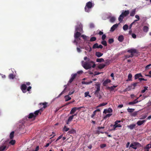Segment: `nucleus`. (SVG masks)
Segmentation results:
<instances>
[{"mask_svg": "<svg viewBox=\"0 0 151 151\" xmlns=\"http://www.w3.org/2000/svg\"><path fill=\"white\" fill-rule=\"evenodd\" d=\"M96 90L95 91L94 94L97 97H98L99 96V91H100V84L97 83L96 84Z\"/></svg>", "mask_w": 151, "mask_h": 151, "instance_id": "nucleus-5", "label": "nucleus"}, {"mask_svg": "<svg viewBox=\"0 0 151 151\" xmlns=\"http://www.w3.org/2000/svg\"><path fill=\"white\" fill-rule=\"evenodd\" d=\"M107 111L108 113H111L112 112V109L110 108H109L108 109H105L104 111V113H106L105 111Z\"/></svg>", "mask_w": 151, "mask_h": 151, "instance_id": "nucleus-26", "label": "nucleus"}, {"mask_svg": "<svg viewBox=\"0 0 151 151\" xmlns=\"http://www.w3.org/2000/svg\"><path fill=\"white\" fill-rule=\"evenodd\" d=\"M136 124H133L128 126V127L131 129H133L135 127Z\"/></svg>", "mask_w": 151, "mask_h": 151, "instance_id": "nucleus-25", "label": "nucleus"}, {"mask_svg": "<svg viewBox=\"0 0 151 151\" xmlns=\"http://www.w3.org/2000/svg\"><path fill=\"white\" fill-rule=\"evenodd\" d=\"M106 65L104 64H100L98 66V68L101 69L104 68Z\"/></svg>", "mask_w": 151, "mask_h": 151, "instance_id": "nucleus-27", "label": "nucleus"}, {"mask_svg": "<svg viewBox=\"0 0 151 151\" xmlns=\"http://www.w3.org/2000/svg\"><path fill=\"white\" fill-rule=\"evenodd\" d=\"M27 117L28 118V119L33 118L34 119H35V116H34V114L33 113H30L29 115L27 116Z\"/></svg>", "mask_w": 151, "mask_h": 151, "instance_id": "nucleus-13", "label": "nucleus"}, {"mask_svg": "<svg viewBox=\"0 0 151 151\" xmlns=\"http://www.w3.org/2000/svg\"><path fill=\"white\" fill-rule=\"evenodd\" d=\"M128 28V26L127 24L124 25L123 27V29L124 31H126L127 30Z\"/></svg>", "mask_w": 151, "mask_h": 151, "instance_id": "nucleus-38", "label": "nucleus"}, {"mask_svg": "<svg viewBox=\"0 0 151 151\" xmlns=\"http://www.w3.org/2000/svg\"><path fill=\"white\" fill-rule=\"evenodd\" d=\"M118 26V24H115L111 28L110 31L113 32L117 27Z\"/></svg>", "mask_w": 151, "mask_h": 151, "instance_id": "nucleus-12", "label": "nucleus"}, {"mask_svg": "<svg viewBox=\"0 0 151 151\" xmlns=\"http://www.w3.org/2000/svg\"><path fill=\"white\" fill-rule=\"evenodd\" d=\"M107 104V103H103L100 104L98 106H97L98 107H100L101 106H104Z\"/></svg>", "mask_w": 151, "mask_h": 151, "instance_id": "nucleus-41", "label": "nucleus"}, {"mask_svg": "<svg viewBox=\"0 0 151 151\" xmlns=\"http://www.w3.org/2000/svg\"><path fill=\"white\" fill-rule=\"evenodd\" d=\"M63 134H62L59 136L58 137V138L56 140V141H57L58 140H59L60 139H61L62 137H63Z\"/></svg>", "mask_w": 151, "mask_h": 151, "instance_id": "nucleus-59", "label": "nucleus"}, {"mask_svg": "<svg viewBox=\"0 0 151 151\" xmlns=\"http://www.w3.org/2000/svg\"><path fill=\"white\" fill-rule=\"evenodd\" d=\"M66 87H65L63 91L61 93H60V94L58 95V97H60L61 96L62 94H64L65 92V91L66 89Z\"/></svg>", "mask_w": 151, "mask_h": 151, "instance_id": "nucleus-42", "label": "nucleus"}, {"mask_svg": "<svg viewBox=\"0 0 151 151\" xmlns=\"http://www.w3.org/2000/svg\"><path fill=\"white\" fill-rule=\"evenodd\" d=\"M136 9H133L130 13L131 16H134L135 14Z\"/></svg>", "mask_w": 151, "mask_h": 151, "instance_id": "nucleus-23", "label": "nucleus"}, {"mask_svg": "<svg viewBox=\"0 0 151 151\" xmlns=\"http://www.w3.org/2000/svg\"><path fill=\"white\" fill-rule=\"evenodd\" d=\"M47 103L45 102L42 103H40V104L41 105L42 104V105H43V107L44 108H45L46 107H47Z\"/></svg>", "mask_w": 151, "mask_h": 151, "instance_id": "nucleus-39", "label": "nucleus"}, {"mask_svg": "<svg viewBox=\"0 0 151 151\" xmlns=\"http://www.w3.org/2000/svg\"><path fill=\"white\" fill-rule=\"evenodd\" d=\"M9 143L12 145H14L15 143V141L14 140H12L9 142Z\"/></svg>", "mask_w": 151, "mask_h": 151, "instance_id": "nucleus-47", "label": "nucleus"}, {"mask_svg": "<svg viewBox=\"0 0 151 151\" xmlns=\"http://www.w3.org/2000/svg\"><path fill=\"white\" fill-rule=\"evenodd\" d=\"M69 130V128L66 127V126H65L63 128V130L65 132H67Z\"/></svg>", "mask_w": 151, "mask_h": 151, "instance_id": "nucleus-44", "label": "nucleus"}, {"mask_svg": "<svg viewBox=\"0 0 151 151\" xmlns=\"http://www.w3.org/2000/svg\"><path fill=\"white\" fill-rule=\"evenodd\" d=\"M106 145L105 144H103L100 145V147L101 148H102L105 147Z\"/></svg>", "mask_w": 151, "mask_h": 151, "instance_id": "nucleus-56", "label": "nucleus"}, {"mask_svg": "<svg viewBox=\"0 0 151 151\" xmlns=\"http://www.w3.org/2000/svg\"><path fill=\"white\" fill-rule=\"evenodd\" d=\"M76 111L75 107H73L71 110V111L70 112V114H73Z\"/></svg>", "mask_w": 151, "mask_h": 151, "instance_id": "nucleus-36", "label": "nucleus"}, {"mask_svg": "<svg viewBox=\"0 0 151 151\" xmlns=\"http://www.w3.org/2000/svg\"><path fill=\"white\" fill-rule=\"evenodd\" d=\"M134 110V109H129L128 108L127 109V111L129 113H132L133 112Z\"/></svg>", "mask_w": 151, "mask_h": 151, "instance_id": "nucleus-40", "label": "nucleus"}, {"mask_svg": "<svg viewBox=\"0 0 151 151\" xmlns=\"http://www.w3.org/2000/svg\"><path fill=\"white\" fill-rule=\"evenodd\" d=\"M81 37L83 38V39L85 40H86L87 39V36L84 35H81Z\"/></svg>", "mask_w": 151, "mask_h": 151, "instance_id": "nucleus-51", "label": "nucleus"}, {"mask_svg": "<svg viewBox=\"0 0 151 151\" xmlns=\"http://www.w3.org/2000/svg\"><path fill=\"white\" fill-rule=\"evenodd\" d=\"M96 114V111H94L93 112V114H92V115L91 116V118H93V117H94V116Z\"/></svg>", "mask_w": 151, "mask_h": 151, "instance_id": "nucleus-58", "label": "nucleus"}, {"mask_svg": "<svg viewBox=\"0 0 151 151\" xmlns=\"http://www.w3.org/2000/svg\"><path fill=\"white\" fill-rule=\"evenodd\" d=\"M93 6L92 3L90 1L87 2L85 7V10L86 12H88L90 11L91 9Z\"/></svg>", "mask_w": 151, "mask_h": 151, "instance_id": "nucleus-4", "label": "nucleus"}, {"mask_svg": "<svg viewBox=\"0 0 151 151\" xmlns=\"http://www.w3.org/2000/svg\"><path fill=\"white\" fill-rule=\"evenodd\" d=\"M149 29V27L147 26H144L143 28V31L145 32H147Z\"/></svg>", "mask_w": 151, "mask_h": 151, "instance_id": "nucleus-22", "label": "nucleus"}, {"mask_svg": "<svg viewBox=\"0 0 151 151\" xmlns=\"http://www.w3.org/2000/svg\"><path fill=\"white\" fill-rule=\"evenodd\" d=\"M73 116H70L68 120L66 121V123L67 124H69V122H71L72 120L73 119Z\"/></svg>", "mask_w": 151, "mask_h": 151, "instance_id": "nucleus-16", "label": "nucleus"}, {"mask_svg": "<svg viewBox=\"0 0 151 151\" xmlns=\"http://www.w3.org/2000/svg\"><path fill=\"white\" fill-rule=\"evenodd\" d=\"M77 75V74L76 73L74 74L73 75H72L71 78L69 81V83H71L73 81L74 79L75 78Z\"/></svg>", "mask_w": 151, "mask_h": 151, "instance_id": "nucleus-11", "label": "nucleus"}, {"mask_svg": "<svg viewBox=\"0 0 151 151\" xmlns=\"http://www.w3.org/2000/svg\"><path fill=\"white\" fill-rule=\"evenodd\" d=\"M132 37L134 38H136V35L134 33H132Z\"/></svg>", "mask_w": 151, "mask_h": 151, "instance_id": "nucleus-61", "label": "nucleus"}, {"mask_svg": "<svg viewBox=\"0 0 151 151\" xmlns=\"http://www.w3.org/2000/svg\"><path fill=\"white\" fill-rule=\"evenodd\" d=\"M83 67L86 69L87 70L92 67L94 68L96 66V64L93 61H91L89 62H85L82 64Z\"/></svg>", "mask_w": 151, "mask_h": 151, "instance_id": "nucleus-1", "label": "nucleus"}, {"mask_svg": "<svg viewBox=\"0 0 151 151\" xmlns=\"http://www.w3.org/2000/svg\"><path fill=\"white\" fill-rule=\"evenodd\" d=\"M111 82L110 80L109 79H106L103 83V85L105 86L106 85L109 83H110Z\"/></svg>", "mask_w": 151, "mask_h": 151, "instance_id": "nucleus-18", "label": "nucleus"}, {"mask_svg": "<svg viewBox=\"0 0 151 151\" xmlns=\"http://www.w3.org/2000/svg\"><path fill=\"white\" fill-rule=\"evenodd\" d=\"M40 109H39L35 111L34 114L35 117L38 115L39 113L40 112Z\"/></svg>", "mask_w": 151, "mask_h": 151, "instance_id": "nucleus-31", "label": "nucleus"}, {"mask_svg": "<svg viewBox=\"0 0 151 151\" xmlns=\"http://www.w3.org/2000/svg\"><path fill=\"white\" fill-rule=\"evenodd\" d=\"M14 131H12L10 133V138L11 139H13L14 137Z\"/></svg>", "mask_w": 151, "mask_h": 151, "instance_id": "nucleus-34", "label": "nucleus"}, {"mask_svg": "<svg viewBox=\"0 0 151 151\" xmlns=\"http://www.w3.org/2000/svg\"><path fill=\"white\" fill-rule=\"evenodd\" d=\"M96 38L95 37H92L90 39V41L93 42L96 41Z\"/></svg>", "mask_w": 151, "mask_h": 151, "instance_id": "nucleus-49", "label": "nucleus"}, {"mask_svg": "<svg viewBox=\"0 0 151 151\" xmlns=\"http://www.w3.org/2000/svg\"><path fill=\"white\" fill-rule=\"evenodd\" d=\"M76 132V131L74 129H72L71 130L68 131V133L69 134H73L75 133Z\"/></svg>", "mask_w": 151, "mask_h": 151, "instance_id": "nucleus-28", "label": "nucleus"}, {"mask_svg": "<svg viewBox=\"0 0 151 151\" xmlns=\"http://www.w3.org/2000/svg\"><path fill=\"white\" fill-rule=\"evenodd\" d=\"M8 146L7 147L6 146L3 145L0 147V151H2L4 150L6 148V150L8 148Z\"/></svg>", "mask_w": 151, "mask_h": 151, "instance_id": "nucleus-17", "label": "nucleus"}, {"mask_svg": "<svg viewBox=\"0 0 151 151\" xmlns=\"http://www.w3.org/2000/svg\"><path fill=\"white\" fill-rule=\"evenodd\" d=\"M138 83L136 82L132 83L131 85L129 86H128V88H129L130 89H134L135 88V87L137 86Z\"/></svg>", "mask_w": 151, "mask_h": 151, "instance_id": "nucleus-10", "label": "nucleus"}, {"mask_svg": "<svg viewBox=\"0 0 151 151\" xmlns=\"http://www.w3.org/2000/svg\"><path fill=\"white\" fill-rule=\"evenodd\" d=\"M132 75L131 74L129 73L128 75V78L127 81H132Z\"/></svg>", "mask_w": 151, "mask_h": 151, "instance_id": "nucleus-33", "label": "nucleus"}, {"mask_svg": "<svg viewBox=\"0 0 151 151\" xmlns=\"http://www.w3.org/2000/svg\"><path fill=\"white\" fill-rule=\"evenodd\" d=\"M96 55L98 57H100L103 55V53L99 52H96L95 53Z\"/></svg>", "mask_w": 151, "mask_h": 151, "instance_id": "nucleus-20", "label": "nucleus"}, {"mask_svg": "<svg viewBox=\"0 0 151 151\" xmlns=\"http://www.w3.org/2000/svg\"><path fill=\"white\" fill-rule=\"evenodd\" d=\"M112 114H106L105 116L104 117V119H106L108 117H109L110 116H111Z\"/></svg>", "mask_w": 151, "mask_h": 151, "instance_id": "nucleus-45", "label": "nucleus"}, {"mask_svg": "<svg viewBox=\"0 0 151 151\" xmlns=\"http://www.w3.org/2000/svg\"><path fill=\"white\" fill-rule=\"evenodd\" d=\"M107 88L108 89H110L111 91H113L114 90V88H113L112 86L111 87L108 86L107 87Z\"/></svg>", "mask_w": 151, "mask_h": 151, "instance_id": "nucleus-57", "label": "nucleus"}, {"mask_svg": "<svg viewBox=\"0 0 151 151\" xmlns=\"http://www.w3.org/2000/svg\"><path fill=\"white\" fill-rule=\"evenodd\" d=\"M104 60L102 58H97L96 60V61L98 63H101L104 62Z\"/></svg>", "mask_w": 151, "mask_h": 151, "instance_id": "nucleus-32", "label": "nucleus"}, {"mask_svg": "<svg viewBox=\"0 0 151 151\" xmlns=\"http://www.w3.org/2000/svg\"><path fill=\"white\" fill-rule=\"evenodd\" d=\"M75 33L74 35V37L75 39H78L81 36V32H77Z\"/></svg>", "mask_w": 151, "mask_h": 151, "instance_id": "nucleus-9", "label": "nucleus"}, {"mask_svg": "<svg viewBox=\"0 0 151 151\" xmlns=\"http://www.w3.org/2000/svg\"><path fill=\"white\" fill-rule=\"evenodd\" d=\"M115 18L114 17H111L110 19V21L111 22H114L115 20Z\"/></svg>", "mask_w": 151, "mask_h": 151, "instance_id": "nucleus-35", "label": "nucleus"}, {"mask_svg": "<svg viewBox=\"0 0 151 151\" xmlns=\"http://www.w3.org/2000/svg\"><path fill=\"white\" fill-rule=\"evenodd\" d=\"M15 76L12 73L10 74L9 76V77L10 79H14L15 77Z\"/></svg>", "mask_w": 151, "mask_h": 151, "instance_id": "nucleus-29", "label": "nucleus"}, {"mask_svg": "<svg viewBox=\"0 0 151 151\" xmlns=\"http://www.w3.org/2000/svg\"><path fill=\"white\" fill-rule=\"evenodd\" d=\"M89 93L88 92H86L85 93V96H84L85 97H86L87 96H89L90 97H91V96H90V95H88Z\"/></svg>", "mask_w": 151, "mask_h": 151, "instance_id": "nucleus-52", "label": "nucleus"}, {"mask_svg": "<svg viewBox=\"0 0 151 151\" xmlns=\"http://www.w3.org/2000/svg\"><path fill=\"white\" fill-rule=\"evenodd\" d=\"M39 146H37L36 147L35 150L34 151H38L39 150Z\"/></svg>", "mask_w": 151, "mask_h": 151, "instance_id": "nucleus-64", "label": "nucleus"}, {"mask_svg": "<svg viewBox=\"0 0 151 151\" xmlns=\"http://www.w3.org/2000/svg\"><path fill=\"white\" fill-rule=\"evenodd\" d=\"M105 63V64L106 65H109L110 64V60H106Z\"/></svg>", "mask_w": 151, "mask_h": 151, "instance_id": "nucleus-54", "label": "nucleus"}, {"mask_svg": "<svg viewBox=\"0 0 151 151\" xmlns=\"http://www.w3.org/2000/svg\"><path fill=\"white\" fill-rule=\"evenodd\" d=\"M92 81H91L90 82H87V81H82V83L83 84H90L92 83Z\"/></svg>", "mask_w": 151, "mask_h": 151, "instance_id": "nucleus-43", "label": "nucleus"}, {"mask_svg": "<svg viewBox=\"0 0 151 151\" xmlns=\"http://www.w3.org/2000/svg\"><path fill=\"white\" fill-rule=\"evenodd\" d=\"M106 36L105 35H103L102 36V39L103 40H104L106 38Z\"/></svg>", "mask_w": 151, "mask_h": 151, "instance_id": "nucleus-62", "label": "nucleus"}, {"mask_svg": "<svg viewBox=\"0 0 151 151\" xmlns=\"http://www.w3.org/2000/svg\"><path fill=\"white\" fill-rule=\"evenodd\" d=\"M146 121V120H145L142 121H139L137 122V123L138 125L140 126L145 122Z\"/></svg>", "mask_w": 151, "mask_h": 151, "instance_id": "nucleus-21", "label": "nucleus"}, {"mask_svg": "<svg viewBox=\"0 0 151 151\" xmlns=\"http://www.w3.org/2000/svg\"><path fill=\"white\" fill-rule=\"evenodd\" d=\"M144 89L142 90L141 91V93H145L146 91L147 90V88H148V87L147 86H145L144 87Z\"/></svg>", "mask_w": 151, "mask_h": 151, "instance_id": "nucleus-37", "label": "nucleus"}, {"mask_svg": "<svg viewBox=\"0 0 151 151\" xmlns=\"http://www.w3.org/2000/svg\"><path fill=\"white\" fill-rule=\"evenodd\" d=\"M103 47L102 45H98V44L97 43H96L94 44L92 47L93 48V49L99 48L102 49Z\"/></svg>", "mask_w": 151, "mask_h": 151, "instance_id": "nucleus-8", "label": "nucleus"}, {"mask_svg": "<svg viewBox=\"0 0 151 151\" xmlns=\"http://www.w3.org/2000/svg\"><path fill=\"white\" fill-rule=\"evenodd\" d=\"M127 52L130 53V55H125V58H132L134 55V54H137L138 53L137 50L134 49L132 48L128 50Z\"/></svg>", "mask_w": 151, "mask_h": 151, "instance_id": "nucleus-2", "label": "nucleus"}, {"mask_svg": "<svg viewBox=\"0 0 151 151\" xmlns=\"http://www.w3.org/2000/svg\"><path fill=\"white\" fill-rule=\"evenodd\" d=\"M118 40L120 42H122L124 40V37L122 35H119L118 37Z\"/></svg>", "mask_w": 151, "mask_h": 151, "instance_id": "nucleus-19", "label": "nucleus"}, {"mask_svg": "<svg viewBox=\"0 0 151 151\" xmlns=\"http://www.w3.org/2000/svg\"><path fill=\"white\" fill-rule=\"evenodd\" d=\"M65 101H66L70 100L71 99V98L68 95L65 96Z\"/></svg>", "mask_w": 151, "mask_h": 151, "instance_id": "nucleus-30", "label": "nucleus"}, {"mask_svg": "<svg viewBox=\"0 0 151 151\" xmlns=\"http://www.w3.org/2000/svg\"><path fill=\"white\" fill-rule=\"evenodd\" d=\"M140 77H143V76L142 75L141 73H137L134 76V79L136 80L137 79H139Z\"/></svg>", "mask_w": 151, "mask_h": 151, "instance_id": "nucleus-15", "label": "nucleus"}, {"mask_svg": "<svg viewBox=\"0 0 151 151\" xmlns=\"http://www.w3.org/2000/svg\"><path fill=\"white\" fill-rule=\"evenodd\" d=\"M138 145H140V144L138 142H134L133 143H132L130 145V147H132V148L134 146Z\"/></svg>", "mask_w": 151, "mask_h": 151, "instance_id": "nucleus-24", "label": "nucleus"}, {"mask_svg": "<svg viewBox=\"0 0 151 151\" xmlns=\"http://www.w3.org/2000/svg\"><path fill=\"white\" fill-rule=\"evenodd\" d=\"M114 42V40L112 38L109 39L108 40V42L109 43L111 44L113 43Z\"/></svg>", "mask_w": 151, "mask_h": 151, "instance_id": "nucleus-48", "label": "nucleus"}, {"mask_svg": "<svg viewBox=\"0 0 151 151\" xmlns=\"http://www.w3.org/2000/svg\"><path fill=\"white\" fill-rule=\"evenodd\" d=\"M27 87L26 85L25 84H22L21 86V89L23 93H25L26 92V89Z\"/></svg>", "mask_w": 151, "mask_h": 151, "instance_id": "nucleus-7", "label": "nucleus"}, {"mask_svg": "<svg viewBox=\"0 0 151 151\" xmlns=\"http://www.w3.org/2000/svg\"><path fill=\"white\" fill-rule=\"evenodd\" d=\"M82 27H83L82 24L81 23H80L77 26H76L75 29L76 31H78L80 32H82L83 31Z\"/></svg>", "mask_w": 151, "mask_h": 151, "instance_id": "nucleus-6", "label": "nucleus"}, {"mask_svg": "<svg viewBox=\"0 0 151 151\" xmlns=\"http://www.w3.org/2000/svg\"><path fill=\"white\" fill-rule=\"evenodd\" d=\"M150 144H148L146 146L145 148V149L146 150H149V149L151 148V147H150Z\"/></svg>", "mask_w": 151, "mask_h": 151, "instance_id": "nucleus-46", "label": "nucleus"}, {"mask_svg": "<svg viewBox=\"0 0 151 151\" xmlns=\"http://www.w3.org/2000/svg\"><path fill=\"white\" fill-rule=\"evenodd\" d=\"M151 66V64H150L147 65L145 67V69L146 70H147Z\"/></svg>", "mask_w": 151, "mask_h": 151, "instance_id": "nucleus-53", "label": "nucleus"}, {"mask_svg": "<svg viewBox=\"0 0 151 151\" xmlns=\"http://www.w3.org/2000/svg\"><path fill=\"white\" fill-rule=\"evenodd\" d=\"M75 101H70V102H69L68 103H66L64 105V106H66V105H67L69 104H71L72 103H73V102H74Z\"/></svg>", "mask_w": 151, "mask_h": 151, "instance_id": "nucleus-60", "label": "nucleus"}, {"mask_svg": "<svg viewBox=\"0 0 151 151\" xmlns=\"http://www.w3.org/2000/svg\"><path fill=\"white\" fill-rule=\"evenodd\" d=\"M101 43L105 46H106L107 45V42L105 40H104L102 41L101 42Z\"/></svg>", "mask_w": 151, "mask_h": 151, "instance_id": "nucleus-50", "label": "nucleus"}, {"mask_svg": "<svg viewBox=\"0 0 151 151\" xmlns=\"http://www.w3.org/2000/svg\"><path fill=\"white\" fill-rule=\"evenodd\" d=\"M138 80L140 81H142V80L147 81V79H145L144 78H139Z\"/></svg>", "mask_w": 151, "mask_h": 151, "instance_id": "nucleus-63", "label": "nucleus"}, {"mask_svg": "<svg viewBox=\"0 0 151 151\" xmlns=\"http://www.w3.org/2000/svg\"><path fill=\"white\" fill-rule=\"evenodd\" d=\"M138 98L135 99L133 101L130 102L128 103V104L129 105H133L134 104H136L139 101L137 100V99Z\"/></svg>", "mask_w": 151, "mask_h": 151, "instance_id": "nucleus-14", "label": "nucleus"}, {"mask_svg": "<svg viewBox=\"0 0 151 151\" xmlns=\"http://www.w3.org/2000/svg\"><path fill=\"white\" fill-rule=\"evenodd\" d=\"M75 107V109L76 110V111L77 110H80L81 109V108H84V107L83 106H80V107Z\"/></svg>", "mask_w": 151, "mask_h": 151, "instance_id": "nucleus-55", "label": "nucleus"}, {"mask_svg": "<svg viewBox=\"0 0 151 151\" xmlns=\"http://www.w3.org/2000/svg\"><path fill=\"white\" fill-rule=\"evenodd\" d=\"M129 13V10H123L122 14L120 15L118 18L119 21L121 22L124 19V17L127 16Z\"/></svg>", "mask_w": 151, "mask_h": 151, "instance_id": "nucleus-3", "label": "nucleus"}]
</instances>
